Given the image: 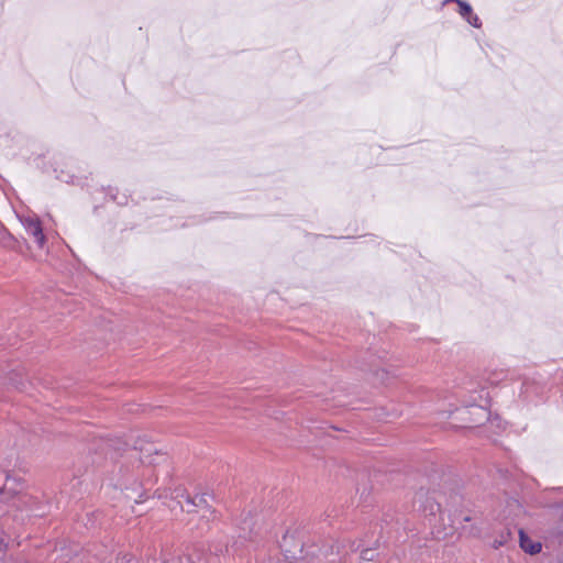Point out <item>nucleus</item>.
Masks as SVG:
<instances>
[{
  "instance_id": "1",
  "label": "nucleus",
  "mask_w": 563,
  "mask_h": 563,
  "mask_svg": "<svg viewBox=\"0 0 563 563\" xmlns=\"http://www.w3.org/2000/svg\"><path fill=\"white\" fill-rule=\"evenodd\" d=\"M0 504L4 514L26 512L35 517L45 515V505L25 490V482L0 468Z\"/></svg>"
},
{
  "instance_id": "2",
  "label": "nucleus",
  "mask_w": 563,
  "mask_h": 563,
  "mask_svg": "<svg viewBox=\"0 0 563 563\" xmlns=\"http://www.w3.org/2000/svg\"><path fill=\"white\" fill-rule=\"evenodd\" d=\"M22 224L27 234L33 236L34 242L42 249L45 245L46 238L43 233L41 220L36 216H27L22 219Z\"/></svg>"
},
{
  "instance_id": "3",
  "label": "nucleus",
  "mask_w": 563,
  "mask_h": 563,
  "mask_svg": "<svg viewBox=\"0 0 563 563\" xmlns=\"http://www.w3.org/2000/svg\"><path fill=\"white\" fill-rule=\"evenodd\" d=\"M180 498L184 499V501L179 500L178 503L180 504L181 509L188 514L202 512L203 506L209 505L206 494H203L201 496H195V497H192L188 494H181Z\"/></svg>"
},
{
  "instance_id": "4",
  "label": "nucleus",
  "mask_w": 563,
  "mask_h": 563,
  "mask_svg": "<svg viewBox=\"0 0 563 563\" xmlns=\"http://www.w3.org/2000/svg\"><path fill=\"white\" fill-rule=\"evenodd\" d=\"M200 515V530H210L211 523H214L220 520V514L210 505L203 506V511L199 512Z\"/></svg>"
},
{
  "instance_id": "5",
  "label": "nucleus",
  "mask_w": 563,
  "mask_h": 563,
  "mask_svg": "<svg viewBox=\"0 0 563 563\" xmlns=\"http://www.w3.org/2000/svg\"><path fill=\"white\" fill-rule=\"evenodd\" d=\"M459 14L473 27L479 29L482 21L476 13H474L472 5L467 2H459Z\"/></svg>"
},
{
  "instance_id": "6",
  "label": "nucleus",
  "mask_w": 563,
  "mask_h": 563,
  "mask_svg": "<svg viewBox=\"0 0 563 563\" xmlns=\"http://www.w3.org/2000/svg\"><path fill=\"white\" fill-rule=\"evenodd\" d=\"M416 498L421 503L419 508L426 516H434L440 509V505L433 498L428 497L427 493L422 490L417 493Z\"/></svg>"
},
{
  "instance_id": "7",
  "label": "nucleus",
  "mask_w": 563,
  "mask_h": 563,
  "mask_svg": "<svg viewBox=\"0 0 563 563\" xmlns=\"http://www.w3.org/2000/svg\"><path fill=\"white\" fill-rule=\"evenodd\" d=\"M520 548L529 554H537L541 551V543L534 542L522 529L519 530Z\"/></svg>"
},
{
  "instance_id": "8",
  "label": "nucleus",
  "mask_w": 563,
  "mask_h": 563,
  "mask_svg": "<svg viewBox=\"0 0 563 563\" xmlns=\"http://www.w3.org/2000/svg\"><path fill=\"white\" fill-rule=\"evenodd\" d=\"M375 556H376V551L374 549H364L361 552L360 558L362 561L371 562L375 559Z\"/></svg>"
},
{
  "instance_id": "9",
  "label": "nucleus",
  "mask_w": 563,
  "mask_h": 563,
  "mask_svg": "<svg viewBox=\"0 0 563 563\" xmlns=\"http://www.w3.org/2000/svg\"><path fill=\"white\" fill-rule=\"evenodd\" d=\"M509 536H510V532H507L506 537L503 536L500 540H495L493 543V548L498 549V548L503 547L507 541V537H509Z\"/></svg>"
},
{
  "instance_id": "10",
  "label": "nucleus",
  "mask_w": 563,
  "mask_h": 563,
  "mask_svg": "<svg viewBox=\"0 0 563 563\" xmlns=\"http://www.w3.org/2000/svg\"><path fill=\"white\" fill-rule=\"evenodd\" d=\"M229 553H230V550H229L228 545L224 548V550L223 549H220L219 551L216 550V554L217 555H225V554H229Z\"/></svg>"
},
{
  "instance_id": "11",
  "label": "nucleus",
  "mask_w": 563,
  "mask_h": 563,
  "mask_svg": "<svg viewBox=\"0 0 563 563\" xmlns=\"http://www.w3.org/2000/svg\"><path fill=\"white\" fill-rule=\"evenodd\" d=\"M464 1L465 0H444L442 4L445 5V4L450 3V2H455L459 5V2H464Z\"/></svg>"
},
{
  "instance_id": "12",
  "label": "nucleus",
  "mask_w": 563,
  "mask_h": 563,
  "mask_svg": "<svg viewBox=\"0 0 563 563\" xmlns=\"http://www.w3.org/2000/svg\"><path fill=\"white\" fill-rule=\"evenodd\" d=\"M291 563H309L305 558H300V559H296L294 562Z\"/></svg>"
},
{
  "instance_id": "13",
  "label": "nucleus",
  "mask_w": 563,
  "mask_h": 563,
  "mask_svg": "<svg viewBox=\"0 0 563 563\" xmlns=\"http://www.w3.org/2000/svg\"><path fill=\"white\" fill-rule=\"evenodd\" d=\"M354 545H355V542H352V544H351L352 551L357 550V547H354Z\"/></svg>"
},
{
  "instance_id": "14",
  "label": "nucleus",
  "mask_w": 563,
  "mask_h": 563,
  "mask_svg": "<svg viewBox=\"0 0 563 563\" xmlns=\"http://www.w3.org/2000/svg\"><path fill=\"white\" fill-rule=\"evenodd\" d=\"M470 520H471V518H470L468 516H465V517L463 518V521H470Z\"/></svg>"
},
{
  "instance_id": "15",
  "label": "nucleus",
  "mask_w": 563,
  "mask_h": 563,
  "mask_svg": "<svg viewBox=\"0 0 563 563\" xmlns=\"http://www.w3.org/2000/svg\"><path fill=\"white\" fill-rule=\"evenodd\" d=\"M0 543H2V541L0 540Z\"/></svg>"
}]
</instances>
